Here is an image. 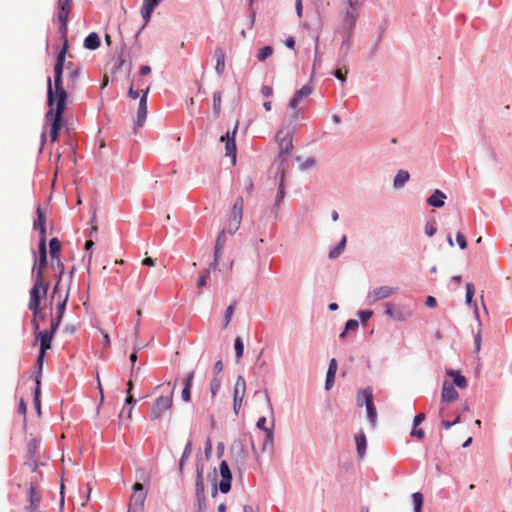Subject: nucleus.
<instances>
[{
    "label": "nucleus",
    "mask_w": 512,
    "mask_h": 512,
    "mask_svg": "<svg viewBox=\"0 0 512 512\" xmlns=\"http://www.w3.org/2000/svg\"><path fill=\"white\" fill-rule=\"evenodd\" d=\"M190 390L191 389H188L187 387L183 388L182 393H181V397H182L183 401H185V402L190 401V398H191Z\"/></svg>",
    "instance_id": "0e129e2a"
},
{
    "label": "nucleus",
    "mask_w": 512,
    "mask_h": 512,
    "mask_svg": "<svg viewBox=\"0 0 512 512\" xmlns=\"http://www.w3.org/2000/svg\"><path fill=\"white\" fill-rule=\"evenodd\" d=\"M193 378H194V372L188 373L184 379V387L191 389Z\"/></svg>",
    "instance_id": "052dcab7"
},
{
    "label": "nucleus",
    "mask_w": 512,
    "mask_h": 512,
    "mask_svg": "<svg viewBox=\"0 0 512 512\" xmlns=\"http://www.w3.org/2000/svg\"><path fill=\"white\" fill-rule=\"evenodd\" d=\"M222 95L221 92H215L213 94V110L214 114L218 117L221 113Z\"/></svg>",
    "instance_id": "4c0bfd02"
},
{
    "label": "nucleus",
    "mask_w": 512,
    "mask_h": 512,
    "mask_svg": "<svg viewBox=\"0 0 512 512\" xmlns=\"http://www.w3.org/2000/svg\"><path fill=\"white\" fill-rule=\"evenodd\" d=\"M355 442L357 447V453L359 457L362 458L365 455L367 446L366 436L363 431H360L356 434Z\"/></svg>",
    "instance_id": "c85d7f7f"
},
{
    "label": "nucleus",
    "mask_w": 512,
    "mask_h": 512,
    "mask_svg": "<svg viewBox=\"0 0 512 512\" xmlns=\"http://www.w3.org/2000/svg\"><path fill=\"white\" fill-rule=\"evenodd\" d=\"M474 293H475V287L472 283H467L466 284V302L468 304L471 303L472 301V298L474 296Z\"/></svg>",
    "instance_id": "49530a36"
},
{
    "label": "nucleus",
    "mask_w": 512,
    "mask_h": 512,
    "mask_svg": "<svg viewBox=\"0 0 512 512\" xmlns=\"http://www.w3.org/2000/svg\"><path fill=\"white\" fill-rule=\"evenodd\" d=\"M47 264V257H39L38 264L34 266L35 279L44 280V269Z\"/></svg>",
    "instance_id": "473e14b6"
},
{
    "label": "nucleus",
    "mask_w": 512,
    "mask_h": 512,
    "mask_svg": "<svg viewBox=\"0 0 512 512\" xmlns=\"http://www.w3.org/2000/svg\"><path fill=\"white\" fill-rule=\"evenodd\" d=\"M193 378H194V372L188 373L184 379V387L191 389Z\"/></svg>",
    "instance_id": "bf43d9fd"
},
{
    "label": "nucleus",
    "mask_w": 512,
    "mask_h": 512,
    "mask_svg": "<svg viewBox=\"0 0 512 512\" xmlns=\"http://www.w3.org/2000/svg\"><path fill=\"white\" fill-rule=\"evenodd\" d=\"M237 131V125L235 126L234 130L230 133L227 132L226 135L221 136L220 141L226 142L225 144V151L226 156L232 157V163H236V143H235V135Z\"/></svg>",
    "instance_id": "2eb2a0df"
},
{
    "label": "nucleus",
    "mask_w": 512,
    "mask_h": 512,
    "mask_svg": "<svg viewBox=\"0 0 512 512\" xmlns=\"http://www.w3.org/2000/svg\"><path fill=\"white\" fill-rule=\"evenodd\" d=\"M424 419H425V414L424 413L417 414L414 417V420H413L414 427H417L418 425H420L424 421Z\"/></svg>",
    "instance_id": "680f3d73"
},
{
    "label": "nucleus",
    "mask_w": 512,
    "mask_h": 512,
    "mask_svg": "<svg viewBox=\"0 0 512 512\" xmlns=\"http://www.w3.org/2000/svg\"><path fill=\"white\" fill-rule=\"evenodd\" d=\"M456 240H457V243H458L460 249L464 250L467 248V241L462 233H460V232L457 233Z\"/></svg>",
    "instance_id": "3c124183"
},
{
    "label": "nucleus",
    "mask_w": 512,
    "mask_h": 512,
    "mask_svg": "<svg viewBox=\"0 0 512 512\" xmlns=\"http://www.w3.org/2000/svg\"><path fill=\"white\" fill-rule=\"evenodd\" d=\"M273 448V431H266L264 433V441L262 444V451H267Z\"/></svg>",
    "instance_id": "58836bf2"
},
{
    "label": "nucleus",
    "mask_w": 512,
    "mask_h": 512,
    "mask_svg": "<svg viewBox=\"0 0 512 512\" xmlns=\"http://www.w3.org/2000/svg\"><path fill=\"white\" fill-rule=\"evenodd\" d=\"M191 453H192V443L189 441L184 448L182 457L179 462L180 471L182 470L186 459H188L190 457Z\"/></svg>",
    "instance_id": "79ce46f5"
},
{
    "label": "nucleus",
    "mask_w": 512,
    "mask_h": 512,
    "mask_svg": "<svg viewBox=\"0 0 512 512\" xmlns=\"http://www.w3.org/2000/svg\"><path fill=\"white\" fill-rule=\"evenodd\" d=\"M62 73L60 71L54 72V86L52 85L51 78H48L47 97L49 110L46 114V119L50 122V139L51 142H56L59 138V132L63 127V114L67 100V92L63 88Z\"/></svg>",
    "instance_id": "f257e3e1"
},
{
    "label": "nucleus",
    "mask_w": 512,
    "mask_h": 512,
    "mask_svg": "<svg viewBox=\"0 0 512 512\" xmlns=\"http://www.w3.org/2000/svg\"><path fill=\"white\" fill-rule=\"evenodd\" d=\"M149 92V87H147L145 90H143V94L140 98L138 110H137V120H136V126L142 127L146 117H147V96Z\"/></svg>",
    "instance_id": "dca6fc26"
},
{
    "label": "nucleus",
    "mask_w": 512,
    "mask_h": 512,
    "mask_svg": "<svg viewBox=\"0 0 512 512\" xmlns=\"http://www.w3.org/2000/svg\"><path fill=\"white\" fill-rule=\"evenodd\" d=\"M447 375L453 378V383L460 389H465L468 385L467 380L458 371L448 370Z\"/></svg>",
    "instance_id": "7c9ffc66"
},
{
    "label": "nucleus",
    "mask_w": 512,
    "mask_h": 512,
    "mask_svg": "<svg viewBox=\"0 0 512 512\" xmlns=\"http://www.w3.org/2000/svg\"><path fill=\"white\" fill-rule=\"evenodd\" d=\"M411 435L417 437L418 439H423L425 436V432L423 429H417V427H414V429L411 432Z\"/></svg>",
    "instance_id": "e2e57ef3"
},
{
    "label": "nucleus",
    "mask_w": 512,
    "mask_h": 512,
    "mask_svg": "<svg viewBox=\"0 0 512 512\" xmlns=\"http://www.w3.org/2000/svg\"><path fill=\"white\" fill-rule=\"evenodd\" d=\"M45 353H46V351L40 350L39 355L37 357V361L36 362H37V365L39 366V370L40 371L42 370Z\"/></svg>",
    "instance_id": "338daca9"
},
{
    "label": "nucleus",
    "mask_w": 512,
    "mask_h": 512,
    "mask_svg": "<svg viewBox=\"0 0 512 512\" xmlns=\"http://www.w3.org/2000/svg\"><path fill=\"white\" fill-rule=\"evenodd\" d=\"M49 247H50L51 258L57 260V266L60 269L59 279L61 280L62 275L64 273V266L60 261V251H61L60 241L57 238H52L49 242Z\"/></svg>",
    "instance_id": "a211bd4d"
},
{
    "label": "nucleus",
    "mask_w": 512,
    "mask_h": 512,
    "mask_svg": "<svg viewBox=\"0 0 512 512\" xmlns=\"http://www.w3.org/2000/svg\"><path fill=\"white\" fill-rule=\"evenodd\" d=\"M36 215L37 218L33 224L34 229L39 231L40 236H46V216L41 207H37Z\"/></svg>",
    "instance_id": "4be33fe9"
},
{
    "label": "nucleus",
    "mask_w": 512,
    "mask_h": 512,
    "mask_svg": "<svg viewBox=\"0 0 512 512\" xmlns=\"http://www.w3.org/2000/svg\"><path fill=\"white\" fill-rule=\"evenodd\" d=\"M335 77L341 81H345L347 75V69H337L334 73Z\"/></svg>",
    "instance_id": "13d9d810"
},
{
    "label": "nucleus",
    "mask_w": 512,
    "mask_h": 512,
    "mask_svg": "<svg viewBox=\"0 0 512 512\" xmlns=\"http://www.w3.org/2000/svg\"><path fill=\"white\" fill-rule=\"evenodd\" d=\"M219 388H220V381L216 378L212 379L210 382V391H211L212 397H214L216 395Z\"/></svg>",
    "instance_id": "8fccbe9b"
},
{
    "label": "nucleus",
    "mask_w": 512,
    "mask_h": 512,
    "mask_svg": "<svg viewBox=\"0 0 512 512\" xmlns=\"http://www.w3.org/2000/svg\"><path fill=\"white\" fill-rule=\"evenodd\" d=\"M412 500L414 503V511L421 512L423 505V495L420 492H415L412 494Z\"/></svg>",
    "instance_id": "a19ab883"
},
{
    "label": "nucleus",
    "mask_w": 512,
    "mask_h": 512,
    "mask_svg": "<svg viewBox=\"0 0 512 512\" xmlns=\"http://www.w3.org/2000/svg\"><path fill=\"white\" fill-rule=\"evenodd\" d=\"M337 368H338V365H337L336 359H334V358L331 359L330 363H329L327 375H326V381H325V389L326 390H330L332 388L334 381H335Z\"/></svg>",
    "instance_id": "5701e85b"
},
{
    "label": "nucleus",
    "mask_w": 512,
    "mask_h": 512,
    "mask_svg": "<svg viewBox=\"0 0 512 512\" xmlns=\"http://www.w3.org/2000/svg\"><path fill=\"white\" fill-rule=\"evenodd\" d=\"M67 70L69 71V87L75 88L77 86L78 78L81 73V69L78 66H75L73 63H68L66 65Z\"/></svg>",
    "instance_id": "393cba45"
},
{
    "label": "nucleus",
    "mask_w": 512,
    "mask_h": 512,
    "mask_svg": "<svg viewBox=\"0 0 512 512\" xmlns=\"http://www.w3.org/2000/svg\"><path fill=\"white\" fill-rule=\"evenodd\" d=\"M261 93L265 97H270L272 95V93H273V89L270 86H263L261 88Z\"/></svg>",
    "instance_id": "774afa93"
},
{
    "label": "nucleus",
    "mask_w": 512,
    "mask_h": 512,
    "mask_svg": "<svg viewBox=\"0 0 512 512\" xmlns=\"http://www.w3.org/2000/svg\"><path fill=\"white\" fill-rule=\"evenodd\" d=\"M100 46V38L97 33L92 32L84 39V47L89 50H95Z\"/></svg>",
    "instance_id": "c756f323"
},
{
    "label": "nucleus",
    "mask_w": 512,
    "mask_h": 512,
    "mask_svg": "<svg viewBox=\"0 0 512 512\" xmlns=\"http://www.w3.org/2000/svg\"><path fill=\"white\" fill-rule=\"evenodd\" d=\"M176 383H174L169 395L157 397L151 407L150 419L158 420L162 417L163 413L172 408L173 394Z\"/></svg>",
    "instance_id": "39448f33"
},
{
    "label": "nucleus",
    "mask_w": 512,
    "mask_h": 512,
    "mask_svg": "<svg viewBox=\"0 0 512 512\" xmlns=\"http://www.w3.org/2000/svg\"><path fill=\"white\" fill-rule=\"evenodd\" d=\"M246 391V381L245 378L242 375H239L236 379L235 386H234V392H233V398H240L243 399Z\"/></svg>",
    "instance_id": "cd10ccee"
},
{
    "label": "nucleus",
    "mask_w": 512,
    "mask_h": 512,
    "mask_svg": "<svg viewBox=\"0 0 512 512\" xmlns=\"http://www.w3.org/2000/svg\"><path fill=\"white\" fill-rule=\"evenodd\" d=\"M216 66L215 70L219 76L225 71V52L222 48L218 47L215 50Z\"/></svg>",
    "instance_id": "bb28decb"
},
{
    "label": "nucleus",
    "mask_w": 512,
    "mask_h": 512,
    "mask_svg": "<svg viewBox=\"0 0 512 512\" xmlns=\"http://www.w3.org/2000/svg\"><path fill=\"white\" fill-rule=\"evenodd\" d=\"M70 12H71V10L58 9L57 19L60 22V27H59L58 32L63 40V46L57 56L56 63L54 66V72H56V71L63 72L65 57H66V53H67V49H68L67 33H68V18H69Z\"/></svg>",
    "instance_id": "f03ea898"
},
{
    "label": "nucleus",
    "mask_w": 512,
    "mask_h": 512,
    "mask_svg": "<svg viewBox=\"0 0 512 512\" xmlns=\"http://www.w3.org/2000/svg\"><path fill=\"white\" fill-rule=\"evenodd\" d=\"M159 0H143V5L141 8V15L145 22H148L151 13L154 10V8L158 5Z\"/></svg>",
    "instance_id": "a878e982"
},
{
    "label": "nucleus",
    "mask_w": 512,
    "mask_h": 512,
    "mask_svg": "<svg viewBox=\"0 0 512 512\" xmlns=\"http://www.w3.org/2000/svg\"><path fill=\"white\" fill-rule=\"evenodd\" d=\"M233 312H234V306L233 305H229L227 308H226V311H225V315H224V328H227L230 321H231V318H232V315H233Z\"/></svg>",
    "instance_id": "a18cd8bd"
},
{
    "label": "nucleus",
    "mask_w": 512,
    "mask_h": 512,
    "mask_svg": "<svg viewBox=\"0 0 512 512\" xmlns=\"http://www.w3.org/2000/svg\"><path fill=\"white\" fill-rule=\"evenodd\" d=\"M274 50H273V47L272 46H265L261 49H259L257 55H256V58L258 61L260 62H263L265 61L267 58H269L270 56H272Z\"/></svg>",
    "instance_id": "e433bc0d"
},
{
    "label": "nucleus",
    "mask_w": 512,
    "mask_h": 512,
    "mask_svg": "<svg viewBox=\"0 0 512 512\" xmlns=\"http://www.w3.org/2000/svg\"><path fill=\"white\" fill-rule=\"evenodd\" d=\"M275 140L279 148L278 158L283 163L287 160L293 150V132L287 127L281 128L276 133Z\"/></svg>",
    "instance_id": "7ed1b4c3"
},
{
    "label": "nucleus",
    "mask_w": 512,
    "mask_h": 512,
    "mask_svg": "<svg viewBox=\"0 0 512 512\" xmlns=\"http://www.w3.org/2000/svg\"><path fill=\"white\" fill-rule=\"evenodd\" d=\"M56 330L50 327V330L39 331L37 339L40 340V350L47 351L51 348L52 339Z\"/></svg>",
    "instance_id": "6ab92c4d"
},
{
    "label": "nucleus",
    "mask_w": 512,
    "mask_h": 512,
    "mask_svg": "<svg viewBox=\"0 0 512 512\" xmlns=\"http://www.w3.org/2000/svg\"><path fill=\"white\" fill-rule=\"evenodd\" d=\"M459 421H460V415H458V416L455 418V420H454V421H452V422H450V421H448V420L443 419V420L441 421V424H442V426H443L446 430H448V429H450L453 425H455V424L459 423Z\"/></svg>",
    "instance_id": "864d4df0"
},
{
    "label": "nucleus",
    "mask_w": 512,
    "mask_h": 512,
    "mask_svg": "<svg viewBox=\"0 0 512 512\" xmlns=\"http://www.w3.org/2000/svg\"><path fill=\"white\" fill-rule=\"evenodd\" d=\"M60 279L56 282L54 288H53V294L52 299H57L56 304V316L55 318L51 319V328L53 330H57L58 326L60 325V322L63 318L64 311L66 308V304L69 298V293L66 291L64 294H62L61 288H60Z\"/></svg>",
    "instance_id": "20e7f679"
},
{
    "label": "nucleus",
    "mask_w": 512,
    "mask_h": 512,
    "mask_svg": "<svg viewBox=\"0 0 512 512\" xmlns=\"http://www.w3.org/2000/svg\"><path fill=\"white\" fill-rule=\"evenodd\" d=\"M266 423H267L266 418H265V417H261V418H259V419H258L256 426H257L260 430H263V431H264V433H266V431H272L271 429H268V428L266 427Z\"/></svg>",
    "instance_id": "4d7b16f0"
},
{
    "label": "nucleus",
    "mask_w": 512,
    "mask_h": 512,
    "mask_svg": "<svg viewBox=\"0 0 512 512\" xmlns=\"http://www.w3.org/2000/svg\"><path fill=\"white\" fill-rule=\"evenodd\" d=\"M313 91V87L309 84L304 85L300 90H298L293 98L291 99L289 105L292 109L297 110L299 103L304 99L307 98ZM298 111H295L292 115L293 119L298 118Z\"/></svg>",
    "instance_id": "4468645a"
},
{
    "label": "nucleus",
    "mask_w": 512,
    "mask_h": 512,
    "mask_svg": "<svg viewBox=\"0 0 512 512\" xmlns=\"http://www.w3.org/2000/svg\"><path fill=\"white\" fill-rule=\"evenodd\" d=\"M397 291H398L397 287H390V286L376 287L367 294V303L369 305H372L380 300L389 298L391 295L397 293Z\"/></svg>",
    "instance_id": "9d476101"
},
{
    "label": "nucleus",
    "mask_w": 512,
    "mask_h": 512,
    "mask_svg": "<svg viewBox=\"0 0 512 512\" xmlns=\"http://www.w3.org/2000/svg\"><path fill=\"white\" fill-rule=\"evenodd\" d=\"M426 306L429 308H435L437 305L436 298L433 296H428L425 302Z\"/></svg>",
    "instance_id": "69168bd1"
},
{
    "label": "nucleus",
    "mask_w": 512,
    "mask_h": 512,
    "mask_svg": "<svg viewBox=\"0 0 512 512\" xmlns=\"http://www.w3.org/2000/svg\"><path fill=\"white\" fill-rule=\"evenodd\" d=\"M49 289V283L44 280H36L34 281V285L30 290V300L28 304V308L30 310H36L40 307L41 300L44 299L47 295V291Z\"/></svg>",
    "instance_id": "423d86ee"
},
{
    "label": "nucleus",
    "mask_w": 512,
    "mask_h": 512,
    "mask_svg": "<svg viewBox=\"0 0 512 512\" xmlns=\"http://www.w3.org/2000/svg\"><path fill=\"white\" fill-rule=\"evenodd\" d=\"M358 326H359L358 321H356L354 319L348 320L345 325V331L340 334V337H344L346 334V331L356 330L358 328Z\"/></svg>",
    "instance_id": "c03bdc74"
},
{
    "label": "nucleus",
    "mask_w": 512,
    "mask_h": 512,
    "mask_svg": "<svg viewBox=\"0 0 512 512\" xmlns=\"http://www.w3.org/2000/svg\"><path fill=\"white\" fill-rule=\"evenodd\" d=\"M39 257H47L46 251V236H40L39 241Z\"/></svg>",
    "instance_id": "de8ad7c7"
},
{
    "label": "nucleus",
    "mask_w": 512,
    "mask_h": 512,
    "mask_svg": "<svg viewBox=\"0 0 512 512\" xmlns=\"http://www.w3.org/2000/svg\"><path fill=\"white\" fill-rule=\"evenodd\" d=\"M284 181H285V170H284V168H282L281 175H280L279 189H278L276 199H275V207L276 208L279 207L280 203L283 201V199L285 197Z\"/></svg>",
    "instance_id": "2f4dec72"
},
{
    "label": "nucleus",
    "mask_w": 512,
    "mask_h": 512,
    "mask_svg": "<svg viewBox=\"0 0 512 512\" xmlns=\"http://www.w3.org/2000/svg\"><path fill=\"white\" fill-rule=\"evenodd\" d=\"M31 311L33 313V319H32L33 329L35 331H38L40 329V322L45 320V315L42 312L41 307L37 308V312H36V310H31Z\"/></svg>",
    "instance_id": "72a5a7b5"
},
{
    "label": "nucleus",
    "mask_w": 512,
    "mask_h": 512,
    "mask_svg": "<svg viewBox=\"0 0 512 512\" xmlns=\"http://www.w3.org/2000/svg\"><path fill=\"white\" fill-rule=\"evenodd\" d=\"M363 404H365L366 406L367 415L370 423L374 425L376 422L377 413L373 403L372 389L370 387H366L358 391L357 405L361 407L363 406Z\"/></svg>",
    "instance_id": "0eeeda50"
},
{
    "label": "nucleus",
    "mask_w": 512,
    "mask_h": 512,
    "mask_svg": "<svg viewBox=\"0 0 512 512\" xmlns=\"http://www.w3.org/2000/svg\"><path fill=\"white\" fill-rule=\"evenodd\" d=\"M459 394L455 390L453 384L445 381L443 383L442 391H441V400L442 402H452L458 398Z\"/></svg>",
    "instance_id": "aec40b11"
},
{
    "label": "nucleus",
    "mask_w": 512,
    "mask_h": 512,
    "mask_svg": "<svg viewBox=\"0 0 512 512\" xmlns=\"http://www.w3.org/2000/svg\"><path fill=\"white\" fill-rule=\"evenodd\" d=\"M425 233L429 237H432L436 233V227H435L434 223H431V222L426 223Z\"/></svg>",
    "instance_id": "5fc2aeb1"
},
{
    "label": "nucleus",
    "mask_w": 512,
    "mask_h": 512,
    "mask_svg": "<svg viewBox=\"0 0 512 512\" xmlns=\"http://www.w3.org/2000/svg\"><path fill=\"white\" fill-rule=\"evenodd\" d=\"M219 471H220V482H219V490L221 493H228L231 489V480H232V474L229 468L228 463L223 460L221 461L219 465Z\"/></svg>",
    "instance_id": "ddd939ff"
},
{
    "label": "nucleus",
    "mask_w": 512,
    "mask_h": 512,
    "mask_svg": "<svg viewBox=\"0 0 512 512\" xmlns=\"http://www.w3.org/2000/svg\"><path fill=\"white\" fill-rule=\"evenodd\" d=\"M349 5L352 8V11H347L344 17V25H347L349 29H353L358 18V13L356 10L357 0H349Z\"/></svg>",
    "instance_id": "412c9836"
},
{
    "label": "nucleus",
    "mask_w": 512,
    "mask_h": 512,
    "mask_svg": "<svg viewBox=\"0 0 512 512\" xmlns=\"http://www.w3.org/2000/svg\"><path fill=\"white\" fill-rule=\"evenodd\" d=\"M446 195L439 189H436L434 193L427 199L429 206L440 208L444 206Z\"/></svg>",
    "instance_id": "b1692460"
},
{
    "label": "nucleus",
    "mask_w": 512,
    "mask_h": 512,
    "mask_svg": "<svg viewBox=\"0 0 512 512\" xmlns=\"http://www.w3.org/2000/svg\"><path fill=\"white\" fill-rule=\"evenodd\" d=\"M147 492L144 490L141 483L133 485V494L130 498L129 512H142L146 500Z\"/></svg>",
    "instance_id": "6e6552de"
},
{
    "label": "nucleus",
    "mask_w": 512,
    "mask_h": 512,
    "mask_svg": "<svg viewBox=\"0 0 512 512\" xmlns=\"http://www.w3.org/2000/svg\"><path fill=\"white\" fill-rule=\"evenodd\" d=\"M385 314L397 321H406L412 316V312L409 308L394 306L391 303H385Z\"/></svg>",
    "instance_id": "9b49d317"
},
{
    "label": "nucleus",
    "mask_w": 512,
    "mask_h": 512,
    "mask_svg": "<svg viewBox=\"0 0 512 512\" xmlns=\"http://www.w3.org/2000/svg\"><path fill=\"white\" fill-rule=\"evenodd\" d=\"M346 241H347L346 236H343L340 243L337 246H335L333 249L330 250L329 257L331 259L337 258L342 253V251L344 250V248L346 246Z\"/></svg>",
    "instance_id": "c9c22d12"
},
{
    "label": "nucleus",
    "mask_w": 512,
    "mask_h": 512,
    "mask_svg": "<svg viewBox=\"0 0 512 512\" xmlns=\"http://www.w3.org/2000/svg\"><path fill=\"white\" fill-rule=\"evenodd\" d=\"M196 496L201 506L205 500L204 495V479H203V465L197 464L196 466V483H195Z\"/></svg>",
    "instance_id": "f3484780"
},
{
    "label": "nucleus",
    "mask_w": 512,
    "mask_h": 512,
    "mask_svg": "<svg viewBox=\"0 0 512 512\" xmlns=\"http://www.w3.org/2000/svg\"><path fill=\"white\" fill-rule=\"evenodd\" d=\"M209 278V271H205L200 274L197 280V286L199 288L204 287L207 283V279Z\"/></svg>",
    "instance_id": "09e8293b"
},
{
    "label": "nucleus",
    "mask_w": 512,
    "mask_h": 512,
    "mask_svg": "<svg viewBox=\"0 0 512 512\" xmlns=\"http://www.w3.org/2000/svg\"><path fill=\"white\" fill-rule=\"evenodd\" d=\"M225 242V232L222 230L217 237L215 245V260H217L220 250L222 249Z\"/></svg>",
    "instance_id": "37998d69"
},
{
    "label": "nucleus",
    "mask_w": 512,
    "mask_h": 512,
    "mask_svg": "<svg viewBox=\"0 0 512 512\" xmlns=\"http://www.w3.org/2000/svg\"><path fill=\"white\" fill-rule=\"evenodd\" d=\"M410 178V175L407 171L399 170L394 178V186L396 188H401Z\"/></svg>",
    "instance_id": "f704fd0d"
},
{
    "label": "nucleus",
    "mask_w": 512,
    "mask_h": 512,
    "mask_svg": "<svg viewBox=\"0 0 512 512\" xmlns=\"http://www.w3.org/2000/svg\"><path fill=\"white\" fill-rule=\"evenodd\" d=\"M243 216V199L242 197H238L231 210V215L229 218V224H228V232L230 234L235 233L242 221Z\"/></svg>",
    "instance_id": "1a4fd4ad"
},
{
    "label": "nucleus",
    "mask_w": 512,
    "mask_h": 512,
    "mask_svg": "<svg viewBox=\"0 0 512 512\" xmlns=\"http://www.w3.org/2000/svg\"><path fill=\"white\" fill-rule=\"evenodd\" d=\"M38 458H39V441L36 438H31L27 442L26 464L30 467L32 472H35L38 467Z\"/></svg>",
    "instance_id": "f8f14e48"
},
{
    "label": "nucleus",
    "mask_w": 512,
    "mask_h": 512,
    "mask_svg": "<svg viewBox=\"0 0 512 512\" xmlns=\"http://www.w3.org/2000/svg\"><path fill=\"white\" fill-rule=\"evenodd\" d=\"M72 0H58V9L71 10Z\"/></svg>",
    "instance_id": "6e6d98bb"
},
{
    "label": "nucleus",
    "mask_w": 512,
    "mask_h": 512,
    "mask_svg": "<svg viewBox=\"0 0 512 512\" xmlns=\"http://www.w3.org/2000/svg\"><path fill=\"white\" fill-rule=\"evenodd\" d=\"M358 315L362 322H366L372 317L373 312L371 310H363L358 312Z\"/></svg>",
    "instance_id": "603ef678"
},
{
    "label": "nucleus",
    "mask_w": 512,
    "mask_h": 512,
    "mask_svg": "<svg viewBox=\"0 0 512 512\" xmlns=\"http://www.w3.org/2000/svg\"><path fill=\"white\" fill-rule=\"evenodd\" d=\"M234 348L236 353V361L239 362L244 353V344L240 337L235 339Z\"/></svg>",
    "instance_id": "ea45409f"
}]
</instances>
